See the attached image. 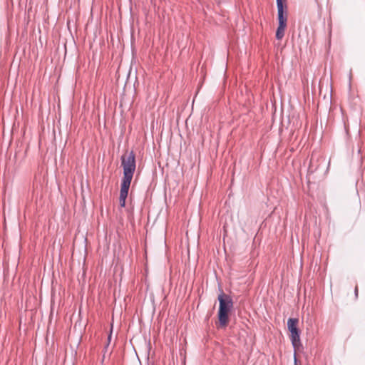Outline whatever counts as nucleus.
<instances>
[{
    "label": "nucleus",
    "instance_id": "9",
    "mask_svg": "<svg viewBox=\"0 0 365 365\" xmlns=\"http://www.w3.org/2000/svg\"><path fill=\"white\" fill-rule=\"evenodd\" d=\"M105 354L103 355V360H102V363H104L105 362Z\"/></svg>",
    "mask_w": 365,
    "mask_h": 365
},
{
    "label": "nucleus",
    "instance_id": "1",
    "mask_svg": "<svg viewBox=\"0 0 365 365\" xmlns=\"http://www.w3.org/2000/svg\"><path fill=\"white\" fill-rule=\"evenodd\" d=\"M121 163L123 168V178L120 191L119 203L120 207H123L125 205V200L135 170V160L133 152L131 151L126 155H122Z\"/></svg>",
    "mask_w": 365,
    "mask_h": 365
},
{
    "label": "nucleus",
    "instance_id": "4",
    "mask_svg": "<svg viewBox=\"0 0 365 365\" xmlns=\"http://www.w3.org/2000/svg\"><path fill=\"white\" fill-rule=\"evenodd\" d=\"M277 19L279 26H287V16L284 15L283 4L279 1V4H277Z\"/></svg>",
    "mask_w": 365,
    "mask_h": 365
},
{
    "label": "nucleus",
    "instance_id": "11",
    "mask_svg": "<svg viewBox=\"0 0 365 365\" xmlns=\"http://www.w3.org/2000/svg\"><path fill=\"white\" fill-rule=\"evenodd\" d=\"M108 347V344L106 345V346L105 347V349L106 350Z\"/></svg>",
    "mask_w": 365,
    "mask_h": 365
},
{
    "label": "nucleus",
    "instance_id": "8",
    "mask_svg": "<svg viewBox=\"0 0 365 365\" xmlns=\"http://www.w3.org/2000/svg\"><path fill=\"white\" fill-rule=\"evenodd\" d=\"M276 1H277V4H279V0H276ZM279 2L282 3V0H279Z\"/></svg>",
    "mask_w": 365,
    "mask_h": 365
},
{
    "label": "nucleus",
    "instance_id": "7",
    "mask_svg": "<svg viewBox=\"0 0 365 365\" xmlns=\"http://www.w3.org/2000/svg\"><path fill=\"white\" fill-rule=\"evenodd\" d=\"M354 294H355L356 297H357V296H358V288H357V287H355Z\"/></svg>",
    "mask_w": 365,
    "mask_h": 365
},
{
    "label": "nucleus",
    "instance_id": "3",
    "mask_svg": "<svg viewBox=\"0 0 365 365\" xmlns=\"http://www.w3.org/2000/svg\"><path fill=\"white\" fill-rule=\"evenodd\" d=\"M298 319L289 318L287 321V328L290 332V339L294 349L301 345L299 331L297 328Z\"/></svg>",
    "mask_w": 365,
    "mask_h": 365
},
{
    "label": "nucleus",
    "instance_id": "6",
    "mask_svg": "<svg viewBox=\"0 0 365 365\" xmlns=\"http://www.w3.org/2000/svg\"><path fill=\"white\" fill-rule=\"evenodd\" d=\"M83 327V324H82L81 321L77 322L74 324V329H78L79 331H81Z\"/></svg>",
    "mask_w": 365,
    "mask_h": 365
},
{
    "label": "nucleus",
    "instance_id": "2",
    "mask_svg": "<svg viewBox=\"0 0 365 365\" xmlns=\"http://www.w3.org/2000/svg\"><path fill=\"white\" fill-rule=\"evenodd\" d=\"M218 301L220 303L218 311L219 322L220 325L224 327L228 322V312L232 309L233 302L232 298L223 292L219 294Z\"/></svg>",
    "mask_w": 365,
    "mask_h": 365
},
{
    "label": "nucleus",
    "instance_id": "10",
    "mask_svg": "<svg viewBox=\"0 0 365 365\" xmlns=\"http://www.w3.org/2000/svg\"><path fill=\"white\" fill-rule=\"evenodd\" d=\"M110 338H111V335L110 334V335L108 336V341H110Z\"/></svg>",
    "mask_w": 365,
    "mask_h": 365
},
{
    "label": "nucleus",
    "instance_id": "5",
    "mask_svg": "<svg viewBox=\"0 0 365 365\" xmlns=\"http://www.w3.org/2000/svg\"><path fill=\"white\" fill-rule=\"evenodd\" d=\"M286 26H278V28L276 31V38L278 40H281L284 36V30Z\"/></svg>",
    "mask_w": 365,
    "mask_h": 365
}]
</instances>
